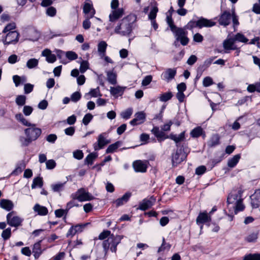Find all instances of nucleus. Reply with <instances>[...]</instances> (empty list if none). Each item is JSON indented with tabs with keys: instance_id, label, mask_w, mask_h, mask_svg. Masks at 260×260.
Listing matches in <instances>:
<instances>
[{
	"instance_id": "f257e3e1",
	"label": "nucleus",
	"mask_w": 260,
	"mask_h": 260,
	"mask_svg": "<svg viewBox=\"0 0 260 260\" xmlns=\"http://www.w3.org/2000/svg\"><path fill=\"white\" fill-rule=\"evenodd\" d=\"M136 17L133 15H129L120 20L114 29V32L121 36H129L133 29L134 23Z\"/></svg>"
},
{
	"instance_id": "f03ea898",
	"label": "nucleus",
	"mask_w": 260,
	"mask_h": 260,
	"mask_svg": "<svg viewBox=\"0 0 260 260\" xmlns=\"http://www.w3.org/2000/svg\"><path fill=\"white\" fill-rule=\"evenodd\" d=\"M123 238V236L114 235H111L108 238L107 240H104L103 242V247L105 254H106L109 250H110L112 252H116L117 250V246Z\"/></svg>"
},
{
	"instance_id": "7ed1b4c3",
	"label": "nucleus",
	"mask_w": 260,
	"mask_h": 260,
	"mask_svg": "<svg viewBox=\"0 0 260 260\" xmlns=\"http://www.w3.org/2000/svg\"><path fill=\"white\" fill-rule=\"evenodd\" d=\"M215 25V22L205 18H201L197 21H190L186 25L187 29H191L193 27H211Z\"/></svg>"
},
{
	"instance_id": "20e7f679",
	"label": "nucleus",
	"mask_w": 260,
	"mask_h": 260,
	"mask_svg": "<svg viewBox=\"0 0 260 260\" xmlns=\"http://www.w3.org/2000/svg\"><path fill=\"white\" fill-rule=\"evenodd\" d=\"M187 155L183 150L179 149L172 154V163L174 167H177L181 162L184 160Z\"/></svg>"
},
{
	"instance_id": "39448f33",
	"label": "nucleus",
	"mask_w": 260,
	"mask_h": 260,
	"mask_svg": "<svg viewBox=\"0 0 260 260\" xmlns=\"http://www.w3.org/2000/svg\"><path fill=\"white\" fill-rule=\"evenodd\" d=\"M28 126L29 127L24 130L26 136L28 137L32 141L37 140L41 134V129L36 127L34 124L31 123V125Z\"/></svg>"
},
{
	"instance_id": "423d86ee",
	"label": "nucleus",
	"mask_w": 260,
	"mask_h": 260,
	"mask_svg": "<svg viewBox=\"0 0 260 260\" xmlns=\"http://www.w3.org/2000/svg\"><path fill=\"white\" fill-rule=\"evenodd\" d=\"M7 222L11 226L17 228L21 225L23 219L16 215L14 211L9 213L7 215Z\"/></svg>"
},
{
	"instance_id": "0eeeda50",
	"label": "nucleus",
	"mask_w": 260,
	"mask_h": 260,
	"mask_svg": "<svg viewBox=\"0 0 260 260\" xmlns=\"http://www.w3.org/2000/svg\"><path fill=\"white\" fill-rule=\"evenodd\" d=\"M74 199H76L80 202L90 201L93 199L92 195L86 191L84 188H81L73 194Z\"/></svg>"
},
{
	"instance_id": "6e6552de",
	"label": "nucleus",
	"mask_w": 260,
	"mask_h": 260,
	"mask_svg": "<svg viewBox=\"0 0 260 260\" xmlns=\"http://www.w3.org/2000/svg\"><path fill=\"white\" fill-rule=\"evenodd\" d=\"M173 32L175 34L176 40L180 41L182 45L185 46L188 44L189 39L187 37V32L184 29L177 28Z\"/></svg>"
},
{
	"instance_id": "1a4fd4ad",
	"label": "nucleus",
	"mask_w": 260,
	"mask_h": 260,
	"mask_svg": "<svg viewBox=\"0 0 260 260\" xmlns=\"http://www.w3.org/2000/svg\"><path fill=\"white\" fill-rule=\"evenodd\" d=\"M19 36V33L16 31H10L7 34L5 39L3 40V43L5 45L16 44L18 41Z\"/></svg>"
},
{
	"instance_id": "9d476101",
	"label": "nucleus",
	"mask_w": 260,
	"mask_h": 260,
	"mask_svg": "<svg viewBox=\"0 0 260 260\" xmlns=\"http://www.w3.org/2000/svg\"><path fill=\"white\" fill-rule=\"evenodd\" d=\"M242 192L241 190L232 191L227 198L228 204L234 205L238 202H239L242 199Z\"/></svg>"
},
{
	"instance_id": "9b49d317",
	"label": "nucleus",
	"mask_w": 260,
	"mask_h": 260,
	"mask_svg": "<svg viewBox=\"0 0 260 260\" xmlns=\"http://www.w3.org/2000/svg\"><path fill=\"white\" fill-rule=\"evenodd\" d=\"M148 164L147 160H137L133 162V166L136 172L144 173L147 171Z\"/></svg>"
},
{
	"instance_id": "f8f14e48",
	"label": "nucleus",
	"mask_w": 260,
	"mask_h": 260,
	"mask_svg": "<svg viewBox=\"0 0 260 260\" xmlns=\"http://www.w3.org/2000/svg\"><path fill=\"white\" fill-rule=\"evenodd\" d=\"M106 136V133L101 134L99 136L97 143L94 144L95 150H98L103 148L104 146L111 142L110 140L107 139Z\"/></svg>"
},
{
	"instance_id": "ddd939ff",
	"label": "nucleus",
	"mask_w": 260,
	"mask_h": 260,
	"mask_svg": "<svg viewBox=\"0 0 260 260\" xmlns=\"http://www.w3.org/2000/svg\"><path fill=\"white\" fill-rule=\"evenodd\" d=\"M232 19V15L230 12L225 11L219 16L218 22L221 25L226 26L228 25Z\"/></svg>"
},
{
	"instance_id": "4468645a",
	"label": "nucleus",
	"mask_w": 260,
	"mask_h": 260,
	"mask_svg": "<svg viewBox=\"0 0 260 260\" xmlns=\"http://www.w3.org/2000/svg\"><path fill=\"white\" fill-rule=\"evenodd\" d=\"M135 118L130 121L132 125H136L143 123L146 119V115L144 112H139L135 114Z\"/></svg>"
},
{
	"instance_id": "2eb2a0df",
	"label": "nucleus",
	"mask_w": 260,
	"mask_h": 260,
	"mask_svg": "<svg viewBox=\"0 0 260 260\" xmlns=\"http://www.w3.org/2000/svg\"><path fill=\"white\" fill-rule=\"evenodd\" d=\"M176 73L177 71L176 69H167L165 72L162 73L161 78L169 82L174 78Z\"/></svg>"
},
{
	"instance_id": "dca6fc26",
	"label": "nucleus",
	"mask_w": 260,
	"mask_h": 260,
	"mask_svg": "<svg viewBox=\"0 0 260 260\" xmlns=\"http://www.w3.org/2000/svg\"><path fill=\"white\" fill-rule=\"evenodd\" d=\"M155 202V199L153 197H151L149 199H144L140 204V209L145 211L150 208Z\"/></svg>"
},
{
	"instance_id": "f3484780",
	"label": "nucleus",
	"mask_w": 260,
	"mask_h": 260,
	"mask_svg": "<svg viewBox=\"0 0 260 260\" xmlns=\"http://www.w3.org/2000/svg\"><path fill=\"white\" fill-rule=\"evenodd\" d=\"M251 205L253 208H256L260 206V189L255 190L250 197Z\"/></svg>"
},
{
	"instance_id": "a211bd4d",
	"label": "nucleus",
	"mask_w": 260,
	"mask_h": 260,
	"mask_svg": "<svg viewBox=\"0 0 260 260\" xmlns=\"http://www.w3.org/2000/svg\"><path fill=\"white\" fill-rule=\"evenodd\" d=\"M123 15V9H118L114 10L112 11L111 13L109 15V21L114 22L119 18L121 17Z\"/></svg>"
},
{
	"instance_id": "6ab92c4d",
	"label": "nucleus",
	"mask_w": 260,
	"mask_h": 260,
	"mask_svg": "<svg viewBox=\"0 0 260 260\" xmlns=\"http://www.w3.org/2000/svg\"><path fill=\"white\" fill-rule=\"evenodd\" d=\"M42 55L46 57V60L48 63H53L56 60L55 54H52L50 50L44 49L42 52Z\"/></svg>"
},
{
	"instance_id": "aec40b11",
	"label": "nucleus",
	"mask_w": 260,
	"mask_h": 260,
	"mask_svg": "<svg viewBox=\"0 0 260 260\" xmlns=\"http://www.w3.org/2000/svg\"><path fill=\"white\" fill-rule=\"evenodd\" d=\"M126 88L125 87L117 86L116 87H111L110 88V93L115 98H118L121 96Z\"/></svg>"
},
{
	"instance_id": "412c9836",
	"label": "nucleus",
	"mask_w": 260,
	"mask_h": 260,
	"mask_svg": "<svg viewBox=\"0 0 260 260\" xmlns=\"http://www.w3.org/2000/svg\"><path fill=\"white\" fill-rule=\"evenodd\" d=\"M235 41L234 38L225 40L223 43V46L226 50H237V47L235 45Z\"/></svg>"
},
{
	"instance_id": "4be33fe9",
	"label": "nucleus",
	"mask_w": 260,
	"mask_h": 260,
	"mask_svg": "<svg viewBox=\"0 0 260 260\" xmlns=\"http://www.w3.org/2000/svg\"><path fill=\"white\" fill-rule=\"evenodd\" d=\"M211 217L208 215L206 212L200 213L197 218L196 222L198 224L204 223L211 221Z\"/></svg>"
},
{
	"instance_id": "5701e85b",
	"label": "nucleus",
	"mask_w": 260,
	"mask_h": 260,
	"mask_svg": "<svg viewBox=\"0 0 260 260\" xmlns=\"http://www.w3.org/2000/svg\"><path fill=\"white\" fill-rule=\"evenodd\" d=\"M83 12L87 15V17H89L90 18H92L95 14V11L93 8L92 5L88 3H86L84 4Z\"/></svg>"
},
{
	"instance_id": "b1692460",
	"label": "nucleus",
	"mask_w": 260,
	"mask_h": 260,
	"mask_svg": "<svg viewBox=\"0 0 260 260\" xmlns=\"http://www.w3.org/2000/svg\"><path fill=\"white\" fill-rule=\"evenodd\" d=\"M102 94L101 93L100 88L99 87L96 88L91 89L89 92L86 93L84 97L86 99L89 100L91 98H97L101 96Z\"/></svg>"
},
{
	"instance_id": "393cba45",
	"label": "nucleus",
	"mask_w": 260,
	"mask_h": 260,
	"mask_svg": "<svg viewBox=\"0 0 260 260\" xmlns=\"http://www.w3.org/2000/svg\"><path fill=\"white\" fill-rule=\"evenodd\" d=\"M131 196L130 192L125 193L121 198L117 199L114 201L116 207H119L126 203L129 199Z\"/></svg>"
},
{
	"instance_id": "a878e982",
	"label": "nucleus",
	"mask_w": 260,
	"mask_h": 260,
	"mask_svg": "<svg viewBox=\"0 0 260 260\" xmlns=\"http://www.w3.org/2000/svg\"><path fill=\"white\" fill-rule=\"evenodd\" d=\"M0 206L3 209L9 211L13 209L14 205L13 202L10 200L2 199L0 201Z\"/></svg>"
},
{
	"instance_id": "bb28decb",
	"label": "nucleus",
	"mask_w": 260,
	"mask_h": 260,
	"mask_svg": "<svg viewBox=\"0 0 260 260\" xmlns=\"http://www.w3.org/2000/svg\"><path fill=\"white\" fill-rule=\"evenodd\" d=\"M107 44L105 41H101L98 45V51L101 58L105 56Z\"/></svg>"
},
{
	"instance_id": "cd10ccee",
	"label": "nucleus",
	"mask_w": 260,
	"mask_h": 260,
	"mask_svg": "<svg viewBox=\"0 0 260 260\" xmlns=\"http://www.w3.org/2000/svg\"><path fill=\"white\" fill-rule=\"evenodd\" d=\"M34 210L38 213L39 215L44 216L48 214V209L46 207L37 204L34 207Z\"/></svg>"
},
{
	"instance_id": "c85d7f7f",
	"label": "nucleus",
	"mask_w": 260,
	"mask_h": 260,
	"mask_svg": "<svg viewBox=\"0 0 260 260\" xmlns=\"http://www.w3.org/2000/svg\"><path fill=\"white\" fill-rule=\"evenodd\" d=\"M240 157V154H238L229 159L228 162V167L231 168L235 167L239 162Z\"/></svg>"
},
{
	"instance_id": "c756f323",
	"label": "nucleus",
	"mask_w": 260,
	"mask_h": 260,
	"mask_svg": "<svg viewBox=\"0 0 260 260\" xmlns=\"http://www.w3.org/2000/svg\"><path fill=\"white\" fill-rule=\"evenodd\" d=\"M121 143H122L120 141H117L115 143L110 145L106 149V153H110L114 152L119 147L121 146Z\"/></svg>"
},
{
	"instance_id": "7c9ffc66",
	"label": "nucleus",
	"mask_w": 260,
	"mask_h": 260,
	"mask_svg": "<svg viewBox=\"0 0 260 260\" xmlns=\"http://www.w3.org/2000/svg\"><path fill=\"white\" fill-rule=\"evenodd\" d=\"M219 143V137L217 135L212 136L208 142V145L210 147H214Z\"/></svg>"
},
{
	"instance_id": "2f4dec72",
	"label": "nucleus",
	"mask_w": 260,
	"mask_h": 260,
	"mask_svg": "<svg viewBox=\"0 0 260 260\" xmlns=\"http://www.w3.org/2000/svg\"><path fill=\"white\" fill-rule=\"evenodd\" d=\"M15 118L17 120L21 122L25 126H30L31 123L29 122L23 116L21 113H18L15 115Z\"/></svg>"
},
{
	"instance_id": "473e14b6",
	"label": "nucleus",
	"mask_w": 260,
	"mask_h": 260,
	"mask_svg": "<svg viewBox=\"0 0 260 260\" xmlns=\"http://www.w3.org/2000/svg\"><path fill=\"white\" fill-rule=\"evenodd\" d=\"M107 80L111 84L115 85L116 84V75L115 73L109 71L107 73Z\"/></svg>"
},
{
	"instance_id": "72a5a7b5",
	"label": "nucleus",
	"mask_w": 260,
	"mask_h": 260,
	"mask_svg": "<svg viewBox=\"0 0 260 260\" xmlns=\"http://www.w3.org/2000/svg\"><path fill=\"white\" fill-rule=\"evenodd\" d=\"M203 133V129L200 126H198L193 129L190 132V135L193 138H198L202 135Z\"/></svg>"
},
{
	"instance_id": "f704fd0d",
	"label": "nucleus",
	"mask_w": 260,
	"mask_h": 260,
	"mask_svg": "<svg viewBox=\"0 0 260 260\" xmlns=\"http://www.w3.org/2000/svg\"><path fill=\"white\" fill-rule=\"evenodd\" d=\"M26 100V97L24 95H19L17 96L15 99V102L18 106H25Z\"/></svg>"
},
{
	"instance_id": "c9c22d12",
	"label": "nucleus",
	"mask_w": 260,
	"mask_h": 260,
	"mask_svg": "<svg viewBox=\"0 0 260 260\" xmlns=\"http://www.w3.org/2000/svg\"><path fill=\"white\" fill-rule=\"evenodd\" d=\"M66 182L64 183H57L52 184L51 187L54 192H59L63 189Z\"/></svg>"
},
{
	"instance_id": "e433bc0d",
	"label": "nucleus",
	"mask_w": 260,
	"mask_h": 260,
	"mask_svg": "<svg viewBox=\"0 0 260 260\" xmlns=\"http://www.w3.org/2000/svg\"><path fill=\"white\" fill-rule=\"evenodd\" d=\"M242 199L233 205V207L234 208L235 213L236 214L239 211H242L244 210L245 207L242 203Z\"/></svg>"
},
{
	"instance_id": "4c0bfd02",
	"label": "nucleus",
	"mask_w": 260,
	"mask_h": 260,
	"mask_svg": "<svg viewBox=\"0 0 260 260\" xmlns=\"http://www.w3.org/2000/svg\"><path fill=\"white\" fill-rule=\"evenodd\" d=\"M39 61L36 58L29 59L26 62V67L29 69H33L37 67L38 65Z\"/></svg>"
},
{
	"instance_id": "58836bf2",
	"label": "nucleus",
	"mask_w": 260,
	"mask_h": 260,
	"mask_svg": "<svg viewBox=\"0 0 260 260\" xmlns=\"http://www.w3.org/2000/svg\"><path fill=\"white\" fill-rule=\"evenodd\" d=\"M43 183L42 178L39 177L35 178L31 184V188H35L37 186L41 187L43 186Z\"/></svg>"
},
{
	"instance_id": "ea45409f",
	"label": "nucleus",
	"mask_w": 260,
	"mask_h": 260,
	"mask_svg": "<svg viewBox=\"0 0 260 260\" xmlns=\"http://www.w3.org/2000/svg\"><path fill=\"white\" fill-rule=\"evenodd\" d=\"M41 241L35 243L34 245L32 252L35 253V256L36 257L37 255L38 256L41 253L42 251L41 249Z\"/></svg>"
},
{
	"instance_id": "a19ab883",
	"label": "nucleus",
	"mask_w": 260,
	"mask_h": 260,
	"mask_svg": "<svg viewBox=\"0 0 260 260\" xmlns=\"http://www.w3.org/2000/svg\"><path fill=\"white\" fill-rule=\"evenodd\" d=\"M97 157L96 154L91 153L89 154L85 159V163L87 165H92L93 164V160Z\"/></svg>"
},
{
	"instance_id": "79ce46f5",
	"label": "nucleus",
	"mask_w": 260,
	"mask_h": 260,
	"mask_svg": "<svg viewBox=\"0 0 260 260\" xmlns=\"http://www.w3.org/2000/svg\"><path fill=\"white\" fill-rule=\"evenodd\" d=\"M258 238V233L257 232H253L247 236L245 240L248 242H255Z\"/></svg>"
},
{
	"instance_id": "37998d69",
	"label": "nucleus",
	"mask_w": 260,
	"mask_h": 260,
	"mask_svg": "<svg viewBox=\"0 0 260 260\" xmlns=\"http://www.w3.org/2000/svg\"><path fill=\"white\" fill-rule=\"evenodd\" d=\"M243 260H260V254H249L246 255Z\"/></svg>"
},
{
	"instance_id": "c03bdc74",
	"label": "nucleus",
	"mask_w": 260,
	"mask_h": 260,
	"mask_svg": "<svg viewBox=\"0 0 260 260\" xmlns=\"http://www.w3.org/2000/svg\"><path fill=\"white\" fill-rule=\"evenodd\" d=\"M133 113V109L131 108L127 109L126 110L121 113V116L124 119H127L129 118Z\"/></svg>"
},
{
	"instance_id": "a18cd8bd",
	"label": "nucleus",
	"mask_w": 260,
	"mask_h": 260,
	"mask_svg": "<svg viewBox=\"0 0 260 260\" xmlns=\"http://www.w3.org/2000/svg\"><path fill=\"white\" fill-rule=\"evenodd\" d=\"M172 97V93L171 92H165L160 95L159 100L161 102H167L170 100Z\"/></svg>"
},
{
	"instance_id": "49530a36",
	"label": "nucleus",
	"mask_w": 260,
	"mask_h": 260,
	"mask_svg": "<svg viewBox=\"0 0 260 260\" xmlns=\"http://www.w3.org/2000/svg\"><path fill=\"white\" fill-rule=\"evenodd\" d=\"M171 138L176 143L180 142L183 141L184 139V132H182L178 135H172L171 136Z\"/></svg>"
},
{
	"instance_id": "de8ad7c7",
	"label": "nucleus",
	"mask_w": 260,
	"mask_h": 260,
	"mask_svg": "<svg viewBox=\"0 0 260 260\" xmlns=\"http://www.w3.org/2000/svg\"><path fill=\"white\" fill-rule=\"evenodd\" d=\"M11 235V229L8 228L5 229L2 233V237L4 240H7L10 238Z\"/></svg>"
},
{
	"instance_id": "09e8293b",
	"label": "nucleus",
	"mask_w": 260,
	"mask_h": 260,
	"mask_svg": "<svg viewBox=\"0 0 260 260\" xmlns=\"http://www.w3.org/2000/svg\"><path fill=\"white\" fill-rule=\"evenodd\" d=\"M234 39H235V42L236 41H238L243 43H247L248 41V40L245 38L243 35L240 33L237 34Z\"/></svg>"
},
{
	"instance_id": "8fccbe9b",
	"label": "nucleus",
	"mask_w": 260,
	"mask_h": 260,
	"mask_svg": "<svg viewBox=\"0 0 260 260\" xmlns=\"http://www.w3.org/2000/svg\"><path fill=\"white\" fill-rule=\"evenodd\" d=\"M171 247V245L169 243H167L165 241V239H163L162 243L161 246L158 248V252H159L165 250H169Z\"/></svg>"
},
{
	"instance_id": "3c124183",
	"label": "nucleus",
	"mask_w": 260,
	"mask_h": 260,
	"mask_svg": "<svg viewBox=\"0 0 260 260\" xmlns=\"http://www.w3.org/2000/svg\"><path fill=\"white\" fill-rule=\"evenodd\" d=\"M56 165V164L53 159H49L46 162V168L48 170H52L54 169Z\"/></svg>"
},
{
	"instance_id": "603ef678",
	"label": "nucleus",
	"mask_w": 260,
	"mask_h": 260,
	"mask_svg": "<svg viewBox=\"0 0 260 260\" xmlns=\"http://www.w3.org/2000/svg\"><path fill=\"white\" fill-rule=\"evenodd\" d=\"M213 84L212 79L210 77H206L204 78L203 85L204 87H208Z\"/></svg>"
},
{
	"instance_id": "864d4df0",
	"label": "nucleus",
	"mask_w": 260,
	"mask_h": 260,
	"mask_svg": "<svg viewBox=\"0 0 260 260\" xmlns=\"http://www.w3.org/2000/svg\"><path fill=\"white\" fill-rule=\"evenodd\" d=\"M158 12V8L157 7H153L151 9L149 14V18L150 20H154L156 18V14Z\"/></svg>"
},
{
	"instance_id": "5fc2aeb1",
	"label": "nucleus",
	"mask_w": 260,
	"mask_h": 260,
	"mask_svg": "<svg viewBox=\"0 0 260 260\" xmlns=\"http://www.w3.org/2000/svg\"><path fill=\"white\" fill-rule=\"evenodd\" d=\"M33 108L31 106H24L23 109V114L26 116H29L32 112Z\"/></svg>"
},
{
	"instance_id": "6e6d98bb",
	"label": "nucleus",
	"mask_w": 260,
	"mask_h": 260,
	"mask_svg": "<svg viewBox=\"0 0 260 260\" xmlns=\"http://www.w3.org/2000/svg\"><path fill=\"white\" fill-rule=\"evenodd\" d=\"M93 118V116L90 114H86L83 117L82 122L85 125H87Z\"/></svg>"
},
{
	"instance_id": "4d7b16f0",
	"label": "nucleus",
	"mask_w": 260,
	"mask_h": 260,
	"mask_svg": "<svg viewBox=\"0 0 260 260\" xmlns=\"http://www.w3.org/2000/svg\"><path fill=\"white\" fill-rule=\"evenodd\" d=\"M20 141L23 146L28 145L32 141L28 137H22L20 138Z\"/></svg>"
},
{
	"instance_id": "13d9d810",
	"label": "nucleus",
	"mask_w": 260,
	"mask_h": 260,
	"mask_svg": "<svg viewBox=\"0 0 260 260\" xmlns=\"http://www.w3.org/2000/svg\"><path fill=\"white\" fill-rule=\"evenodd\" d=\"M89 63L87 61H82L80 63V71L84 73L88 68Z\"/></svg>"
},
{
	"instance_id": "bf43d9fd",
	"label": "nucleus",
	"mask_w": 260,
	"mask_h": 260,
	"mask_svg": "<svg viewBox=\"0 0 260 260\" xmlns=\"http://www.w3.org/2000/svg\"><path fill=\"white\" fill-rule=\"evenodd\" d=\"M152 132L157 138H162L164 136V132L160 131L159 128L157 127H154L152 129Z\"/></svg>"
},
{
	"instance_id": "052dcab7",
	"label": "nucleus",
	"mask_w": 260,
	"mask_h": 260,
	"mask_svg": "<svg viewBox=\"0 0 260 260\" xmlns=\"http://www.w3.org/2000/svg\"><path fill=\"white\" fill-rule=\"evenodd\" d=\"M81 97L80 93L78 91L74 92L71 97V100L74 102H77L78 101Z\"/></svg>"
},
{
	"instance_id": "680f3d73",
	"label": "nucleus",
	"mask_w": 260,
	"mask_h": 260,
	"mask_svg": "<svg viewBox=\"0 0 260 260\" xmlns=\"http://www.w3.org/2000/svg\"><path fill=\"white\" fill-rule=\"evenodd\" d=\"M16 27V25L14 23H11L8 24L4 29L3 32L6 33L8 31H12Z\"/></svg>"
},
{
	"instance_id": "e2e57ef3",
	"label": "nucleus",
	"mask_w": 260,
	"mask_h": 260,
	"mask_svg": "<svg viewBox=\"0 0 260 260\" xmlns=\"http://www.w3.org/2000/svg\"><path fill=\"white\" fill-rule=\"evenodd\" d=\"M66 57L70 60H75L77 58V54L73 51H68L66 52Z\"/></svg>"
},
{
	"instance_id": "0e129e2a",
	"label": "nucleus",
	"mask_w": 260,
	"mask_h": 260,
	"mask_svg": "<svg viewBox=\"0 0 260 260\" xmlns=\"http://www.w3.org/2000/svg\"><path fill=\"white\" fill-rule=\"evenodd\" d=\"M167 23L169 24L171 30L172 31H174V30L177 28L175 25L173 24V20L171 17V16H167Z\"/></svg>"
},
{
	"instance_id": "69168bd1",
	"label": "nucleus",
	"mask_w": 260,
	"mask_h": 260,
	"mask_svg": "<svg viewBox=\"0 0 260 260\" xmlns=\"http://www.w3.org/2000/svg\"><path fill=\"white\" fill-rule=\"evenodd\" d=\"M33 88V85L29 83L25 84L24 87V93L26 94L29 93L32 91Z\"/></svg>"
},
{
	"instance_id": "338daca9",
	"label": "nucleus",
	"mask_w": 260,
	"mask_h": 260,
	"mask_svg": "<svg viewBox=\"0 0 260 260\" xmlns=\"http://www.w3.org/2000/svg\"><path fill=\"white\" fill-rule=\"evenodd\" d=\"M56 9L53 7H49L46 10V14L47 15L51 17L54 16L56 14Z\"/></svg>"
},
{
	"instance_id": "774afa93",
	"label": "nucleus",
	"mask_w": 260,
	"mask_h": 260,
	"mask_svg": "<svg viewBox=\"0 0 260 260\" xmlns=\"http://www.w3.org/2000/svg\"><path fill=\"white\" fill-rule=\"evenodd\" d=\"M13 80L16 87H18L21 83L22 78L18 75H14L13 76Z\"/></svg>"
}]
</instances>
